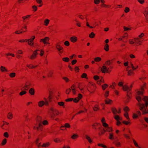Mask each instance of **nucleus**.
I'll return each instance as SVG.
<instances>
[{
  "label": "nucleus",
  "instance_id": "28",
  "mask_svg": "<svg viewBox=\"0 0 148 148\" xmlns=\"http://www.w3.org/2000/svg\"><path fill=\"white\" fill-rule=\"evenodd\" d=\"M112 111L113 114L114 115L118 114V110L115 108H112Z\"/></svg>",
  "mask_w": 148,
  "mask_h": 148
},
{
  "label": "nucleus",
  "instance_id": "27",
  "mask_svg": "<svg viewBox=\"0 0 148 148\" xmlns=\"http://www.w3.org/2000/svg\"><path fill=\"white\" fill-rule=\"evenodd\" d=\"M50 22V20L48 19H46L44 22V24L45 26H47Z\"/></svg>",
  "mask_w": 148,
  "mask_h": 148
},
{
  "label": "nucleus",
  "instance_id": "49",
  "mask_svg": "<svg viewBox=\"0 0 148 148\" xmlns=\"http://www.w3.org/2000/svg\"><path fill=\"white\" fill-rule=\"evenodd\" d=\"M127 121H123V123L126 125H128V124L130 123V120H128Z\"/></svg>",
  "mask_w": 148,
  "mask_h": 148
},
{
  "label": "nucleus",
  "instance_id": "60",
  "mask_svg": "<svg viewBox=\"0 0 148 148\" xmlns=\"http://www.w3.org/2000/svg\"><path fill=\"white\" fill-rule=\"evenodd\" d=\"M109 95V91H106L104 94V96L106 97H107Z\"/></svg>",
  "mask_w": 148,
  "mask_h": 148
},
{
  "label": "nucleus",
  "instance_id": "45",
  "mask_svg": "<svg viewBox=\"0 0 148 148\" xmlns=\"http://www.w3.org/2000/svg\"><path fill=\"white\" fill-rule=\"evenodd\" d=\"M114 144L117 147H120L121 146V143L118 141H116L114 142Z\"/></svg>",
  "mask_w": 148,
  "mask_h": 148
},
{
  "label": "nucleus",
  "instance_id": "24",
  "mask_svg": "<svg viewBox=\"0 0 148 148\" xmlns=\"http://www.w3.org/2000/svg\"><path fill=\"white\" fill-rule=\"evenodd\" d=\"M29 93L32 95H34L35 93V90L33 88H30L29 90Z\"/></svg>",
  "mask_w": 148,
  "mask_h": 148
},
{
  "label": "nucleus",
  "instance_id": "37",
  "mask_svg": "<svg viewBox=\"0 0 148 148\" xmlns=\"http://www.w3.org/2000/svg\"><path fill=\"white\" fill-rule=\"evenodd\" d=\"M101 7L106 8H109L111 7V5H106V4H102L101 5Z\"/></svg>",
  "mask_w": 148,
  "mask_h": 148
},
{
  "label": "nucleus",
  "instance_id": "10",
  "mask_svg": "<svg viewBox=\"0 0 148 148\" xmlns=\"http://www.w3.org/2000/svg\"><path fill=\"white\" fill-rule=\"evenodd\" d=\"M35 38L34 36H32L31 38L28 39V44L30 46H32L34 44V40Z\"/></svg>",
  "mask_w": 148,
  "mask_h": 148
},
{
  "label": "nucleus",
  "instance_id": "56",
  "mask_svg": "<svg viewBox=\"0 0 148 148\" xmlns=\"http://www.w3.org/2000/svg\"><path fill=\"white\" fill-rule=\"evenodd\" d=\"M124 136L127 139H130V136L128 134H124Z\"/></svg>",
  "mask_w": 148,
  "mask_h": 148
},
{
  "label": "nucleus",
  "instance_id": "20",
  "mask_svg": "<svg viewBox=\"0 0 148 148\" xmlns=\"http://www.w3.org/2000/svg\"><path fill=\"white\" fill-rule=\"evenodd\" d=\"M105 103L107 104H111L113 101L112 100H110L109 99H107L105 101Z\"/></svg>",
  "mask_w": 148,
  "mask_h": 148
},
{
  "label": "nucleus",
  "instance_id": "52",
  "mask_svg": "<svg viewBox=\"0 0 148 148\" xmlns=\"http://www.w3.org/2000/svg\"><path fill=\"white\" fill-rule=\"evenodd\" d=\"M114 118L117 121H118L119 120H121V119L119 117V116L118 115H116V114L114 116Z\"/></svg>",
  "mask_w": 148,
  "mask_h": 148
},
{
  "label": "nucleus",
  "instance_id": "57",
  "mask_svg": "<svg viewBox=\"0 0 148 148\" xmlns=\"http://www.w3.org/2000/svg\"><path fill=\"white\" fill-rule=\"evenodd\" d=\"M87 76V75L86 73H83L82 74L81 76V77L82 78H86V77Z\"/></svg>",
  "mask_w": 148,
  "mask_h": 148
},
{
  "label": "nucleus",
  "instance_id": "12",
  "mask_svg": "<svg viewBox=\"0 0 148 148\" xmlns=\"http://www.w3.org/2000/svg\"><path fill=\"white\" fill-rule=\"evenodd\" d=\"M129 42L130 44H133L134 43L136 44L139 42V40L138 38H135L134 39H130L129 40Z\"/></svg>",
  "mask_w": 148,
  "mask_h": 148
},
{
  "label": "nucleus",
  "instance_id": "51",
  "mask_svg": "<svg viewBox=\"0 0 148 148\" xmlns=\"http://www.w3.org/2000/svg\"><path fill=\"white\" fill-rule=\"evenodd\" d=\"M130 10V8L128 7H126L125 8L124 10V12L125 13H128V12Z\"/></svg>",
  "mask_w": 148,
  "mask_h": 148
},
{
  "label": "nucleus",
  "instance_id": "43",
  "mask_svg": "<svg viewBox=\"0 0 148 148\" xmlns=\"http://www.w3.org/2000/svg\"><path fill=\"white\" fill-rule=\"evenodd\" d=\"M95 36V34L93 32H92L89 36V37L91 38H94Z\"/></svg>",
  "mask_w": 148,
  "mask_h": 148
},
{
  "label": "nucleus",
  "instance_id": "13",
  "mask_svg": "<svg viewBox=\"0 0 148 148\" xmlns=\"http://www.w3.org/2000/svg\"><path fill=\"white\" fill-rule=\"evenodd\" d=\"M30 87V84L29 83H26L21 88V90H27Z\"/></svg>",
  "mask_w": 148,
  "mask_h": 148
},
{
  "label": "nucleus",
  "instance_id": "19",
  "mask_svg": "<svg viewBox=\"0 0 148 148\" xmlns=\"http://www.w3.org/2000/svg\"><path fill=\"white\" fill-rule=\"evenodd\" d=\"M30 16V15H27L26 16L22 17V18L23 19V22L25 23L26 22L27 20L29 19V18Z\"/></svg>",
  "mask_w": 148,
  "mask_h": 148
},
{
  "label": "nucleus",
  "instance_id": "59",
  "mask_svg": "<svg viewBox=\"0 0 148 148\" xmlns=\"http://www.w3.org/2000/svg\"><path fill=\"white\" fill-rule=\"evenodd\" d=\"M63 79H64L65 80V81L66 82H69V81L68 78L66 77H63Z\"/></svg>",
  "mask_w": 148,
  "mask_h": 148
},
{
  "label": "nucleus",
  "instance_id": "58",
  "mask_svg": "<svg viewBox=\"0 0 148 148\" xmlns=\"http://www.w3.org/2000/svg\"><path fill=\"white\" fill-rule=\"evenodd\" d=\"M26 93L27 92L25 91H22L19 93V95L21 96H22L26 94Z\"/></svg>",
  "mask_w": 148,
  "mask_h": 148
},
{
  "label": "nucleus",
  "instance_id": "62",
  "mask_svg": "<svg viewBox=\"0 0 148 148\" xmlns=\"http://www.w3.org/2000/svg\"><path fill=\"white\" fill-rule=\"evenodd\" d=\"M77 17L82 19H83L84 18V16L81 14H78L77 15Z\"/></svg>",
  "mask_w": 148,
  "mask_h": 148
},
{
  "label": "nucleus",
  "instance_id": "54",
  "mask_svg": "<svg viewBox=\"0 0 148 148\" xmlns=\"http://www.w3.org/2000/svg\"><path fill=\"white\" fill-rule=\"evenodd\" d=\"M79 99L78 98V97H76L74 99H73V101L75 103L78 102L79 101Z\"/></svg>",
  "mask_w": 148,
  "mask_h": 148
},
{
  "label": "nucleus",
  "instance_id": "8",
  "mask_svg": "<svg viewBox=\"0 0 148 148\" xmlns=\"http://www.w3.org/2000/svg\"><path fill=\"white\" fill-rule=\"evenodd\" d=\"M38 125L37 124L34 127V129L37 130L38 131H41L42 130V125L41 123H38Z\"/></svg>",
  "mask_w": 148,
  "mask_h": 148
},
{
  "label": "nucleus",
  "instance_id": "17",
  "mask_svg": "<svg viewBox=\"0 0 148 148\" xmlns=\"http://www.w3.org/2000/svg\"><path fill=\"white\" fill-rule=\"evenodd\" d=\"M74 21L76 23V25L77 26L79 27H82V23L77 19H75Z\"/></svg>",
  "mask_w": 148,
  "mask_h": 148
},
{
  "label": "nucleus",
  "instance_id": "33",
  "mask_svg": "<svg viewBox=\"0 0 148 148\" xmlns=\"http://www.w3.org/2000/svg\"><path fill=\"white\" fill-rule=\"evenodd\" d=\"M58 105H59V106H62L63 108L65 107L64 103L63 102L61 101V102H58Z\"/></svg>",
  "mask_w": 148,
  "mask_h": 148
},
{
  "label": "nucleus",
  "instance_id": "9",
  "mask_svg": "<svg viewBox=\"0 0 148 148\" xmlns=\"http://www.w3.org/2000/svg\"><path fill=\"white\" fill-rule=\"evenodd\" d=\"M93 128L95 130L97 129V127L101 132V128L102 126L100 124L98 123H95L94 124L92 125Z\"/></svg>",
  "mask_w": 148,
  "mask_h": 148
},
{
  "label": "nucleus",
  "instance_id": "50",
  "mask_svg": "<svg viewBox=\"0 0 148 148\" xmlns=\"http://www.w3.org/2000/svg\"><path fill=\"white\" fill-rule=\"evenodd\" d=\"M116 84L114 82L110 86V87L112 89H114L115 86H116Z\"/></svg>",
  "mask_w": 148,
  "mask_h": 148
},
{
  "label": "nucleus",
  "instance_id": "16",
  "mask_svg": "<svg viewBox=\"0 0 148 148\" xmlns=\"http://www.w3.org/2000/svg\"><path fill=\"white\" fill-rule=\"evenodd\" d=\"M70 40L71 42L73 43H75L77 40V37L75 36H72L70 38Z\"/></svg>",
  "mask_w": 148,
  "mask_h": 148
},
{
  "label": "nucleus",
  "instance_id": "31",
  "mask_svg": "<svg viewBox=\"0 0 148 148\" xmlns=\"http://www.w3.org/2000/svg\"><path fill=\"white\" fill-rule=\"evenodd\" d=\"M37 3L39 4L40 5H38L39 7H41L42 5V0H36Z\"/></svg>",
  "mask_w": 148,
  "mask_h": 148
},
{
  "label": "nucleus",
  "instance_id": "1",
  "mask_svg": "<svg viewBox=\"0 0 148 148\" xmlns=\"http://www.w3.org/2000/svg\"><path fill=\"white\" fill-rule=\"evenodd\" d=\"M145 84L141 86L140 88H139V95L143 96L142 98L139 96V110L141 111L142 114H145L148 113V110L147 107L148 105V97L143 95L144 91V88Z\"/></svg>",
  "mask_w": 148,
  "mask_h": 148
},
{
  "label": "nucleus",
  "instance_id": "55",
  "mask_svg": "<svg viewBox=\"0 0 148 148\" xmlns=\"http://www.w3.org/2000/svg\"><path fill=\"white\" fill-rule=\"evenodd\" d=\"M44 99L45 100V104L46 106H48L49 105V103L48 100L46 98H44Z\"/></svg>",
  "mask_w": 148,
  "mask_h": 148
},
{
  "label": "nucleus",
  "instance_id": "2",
  "mask_svg": "<svg viewBox=\"0 0 148 148\" xmlns=\"http://www.w3.org/2000/svg\"><path fill=\"white\" fill-rule=\"evenodd\" d=\"M101 122L103 126L104 127V128L101 131V133L102 134H104L107 131L110 132L112 131V128L109 127L108 125L106 123L105 119L104 118L102 119Z\"/></svg>",
  "mask_w": 148,
  "mask_h": 148
},
{
  "label": "nucleus",
  "instance_id": "35",
  "mask_svg": "<svg viewBox=\"0 0 148 148\" xmlns=\"http://www.w3.org/2000/svg\"><path fill=\"white\" fill-rule=\"evenodd\" d=\"M27 66L29 69H34L37 66H34L32 64H27Z\"/></svg>",
  "mask_w": 148,
  "mask_h": 148
},
{
  "label": "nucleus",
  "instance_id": "23",
  "mask_svg": "<svg viewBox=\"0 0 148 148\" xmlns=\"http://www.w3.org/2000/svg\"><path fill=\"white\" fill-rule=\"evenodd\" d=\"M93 110L95 111H97L99 109V106L98 104H95L93 107Z\"/></svg>",
  "mask_w": 148,
  "mask_h": 148
},
{
  "label": "nucleus",
  "instance_id": "42",
  "mask_svg": "<svg viewBox=\"0 0 148 148\" xmlns=\"http://www.w3.org/2000/svg\"><path fill=\"white\" fill-rule=\"evenodd\" d=\"M101 58L100 57H96L94 58V60L96 62H99L101 60Z\"/></svg>",
  "mask_w": 148,
  "mask_h": 148
},
{
  "label": "nucleus",
  "instance_id": "3",
  "mask_svg": "<svg viewBox=\"0 0 148 148\" xmlns=\"http://www.w3.org/2000/svg\"><path fill=\"white\" fill-rule=\"evenodd\" d=\"M123 90L124 91L127 92V97L126 98L125 102L128 103L130 100L131 97V89L130 88L128 87V86L126 85H124L123 86Z\"/></svg>",
  "mask_w": 148,
  "mask_h": 148
},
{
  "label": "nucleus",
  "instance_id": "39",
  "mask_svg": "<svg viewBox=\"0 0 148 148\" xmlns=\"http://www.w3.org/2000/svg\"><path fill=\"white\" fill-rule=\"evenodd\" d=\"M7 143V140L6 138H4L1 142V145L3 146L6 144Z\"/></svg>",
  "mask_w": 148,
  "mask_h": 148
},
{
  "label": "nucleus",
  "instance_id": "30",
  "mask_svg": "<svg viewBox=\"0 0 148 148\" xmlns=\"http://www.w3.org/2000/svg\"><path fill=\"white\" fill-rule=\"evenodd\" d=\"M36 120L38 123H41L40 122L42 120V117L40 116H38L36 119Z\"/></svg>",
  "mask_w": 148,
  "mask_h": 148
},
{
  "label": "nucleus",
  "instance_id": "6",
  "mask_svg": "<svg viewBox=\"0 0 148 148\" xmlns=\"http://www.w3.org/2000/svg\"><path fill=\"white\" fill-rule=\"evenodd\" d=\"M60 42H58L56 43V47L58 50L59 51L60 53L62 54L63 52L64 49L60 45Z\"/></svg>",
  "mask_w": 148,
  "mask_h": 148
},
{
  "label": "nucleus",
  "instance_id": "22",
  "mask_svg": "<svg viewBox=\"0 0 148 148\" xmlns=\"http://www.w3.org/2000/svg\"><path fill=\"white\" fill-rule=\"evenodd\" d=\"M0 71L3 72H8V70L6 68L3 66H1L0 67Z\"/></svg>",
  "mask_w": 148,
  "mask_h": 148
},
{
  "label": "nucleus",
  "instance_id": "18",
  "mask_svg": "<svg viewBox=\"0 0 148 148\" xmlns=\"http://www.w3.org/2000/svg\"><path fill=\"white\" fill-rule=\"evenodd\" d=\"M143 13L148 22V7L144 11Z\"/></svg>",
  "mask_w": 148,
  "mask_h": 148
},
{
  "label": "nucleus",
  "instance_id": "32",
  "mask_svg": "<svg viewBox=\"0 0 148 148\" xmlns=\"http://www.w3.org/2000/svg\"><path fill=\"white\" fill-rule=\"evenodd\" d=\"M104 49L106 51H108L109 50V46L108 44H106L104 46Z\"/></svg>",
  "mask_w": 148,
  "mask_h": 148
},
{
  "label": "nucleus",
  "instance_id": "48",
  "mask_svg": "<svg viewBox=\"0 0 148 148\" xmlns=\"http://www.w3.org/2000/svg\"><path fill=\"white\" fill-rule=\"evenodd\" d=\"M64 44L66 46H69L70 45V43L68 41H66L64 42Z\"/></svg>",
  "mask_w": 148,
  "mask_h": 148
},
{
  "label": "nucleus",
  "instance_id": "29",
  "mask_svg": "<svg viewBox=\"0 0 148 148\" xmlns=\"http://www.w3.org/2000/svg\"><path fill=\"white\" fill-rule=\"evenodd\" d=\"M45 104L44 101H39L38 103V106L40 107H42Z\"/></svg>",
  "mask_w": 148,
  "mask_h": 148
},
{
  "label": "nucleus",
  "instance_id": "46",
  "mask_svg": "<svg viewBox=\"0 0 148 148\" xmlns=\"http://www.w3.org/2000/svg\"><path fill=\"white\" fill-rule=\"evenodd\" d=\"M3 136L4 137L6 138H8L9 136V134L7 132H4L3 134Z\"/></svg>",
  "mask_w": 148,
  "mask_h": 148
},
{
  "label": "nucleus",
  "instance_id": "61",
  "mask_svg": "<svg viewBox=\"0 0 148 148\" xmlns=\"http://www.w3.org/2000/svg\"><path fill=\"white\" fill-rule=\"evenodd\" d=\"M123 82H119L118 85L119 86H122L123 87ZM123 87H122L123 88Z\"/></svg>",
  "mask_w": 148,
  "mask_h": 148
},
{
  "label": "nucleus",
  "instance_id": "7",
  "mask_svg": "<svg viewBox=\"0 0 148 148\" xmlns=\"http://www.w3.org/2000/svg\"><path fill=\"white\" fill-rule=\"evenodd\" d=\"M49 40V37H46L44 38H42L40 40V42H42L45 45L47 44H49L50 43L48 42Z\"/></svg>",
  "mask_w": 148,
  "mask_h": 148
},
{
  "label": "nucleus",
  "instance_id": "14",
  "mask_svg": "<svg viewBox=\"0 0 148 148\" xmlns=\"http://www.w3.org/2000/svg\"><path fill=\"white\" fill-rule=\"evenodd\" d=\"M27 29V26L26 25H25L24 27H23L22 30V31H16L15 32V33L17 34L22 33L23 32H25L27 31L26 29Z\"/></svg>",
  "mask_w": 148,
  "mask_h": 148
},
{
  "label": "nucleus",
  "instance_id": "63",
  "mask_svg": "<svg viewBox=\"0 0 148 148\" xmlns=\"http://www.w3.org/2000/svg\"><path fill=\"white\" fill-rule=\"evenodd\" d=\"M23 52L21 50H18L16 52V53L18 54H22Z\"/></svg>",
  "mask_w": 148,
  "mask_h": 148
},
{
  "label": "nucleus",
  "instance_id": "41",
  "mask_svg": "<svg viewBox=\"0 0 148 148\" xmlns=\"http://www.w3.org/2000/svg\"><path fill=\"white\" fill-rule=\"evenodd\" d=\"M63 61L65 62H68L70 60V59L68 57H65L62 59Z\"/></svg>",
  "mask_w": 148,
  "mask_h": 148
},
{
  "label": "nucleus",
  "instance_id": "44",
  "mask_svg": "<svg viewBox=\"0 0 148 148\" xmlns=\"http://www.w3.org/2000/svg\"><path fill=\"white\" fill-rule=\"evenodd\" d=\"M78 137V136L76 134H74L71 137V138L73 139H75L77 138Z\"/></svg>",
  "mask_w": 148,
  "mask_h": 148
},
{
  "label": "nucleus",
  "instance_id": "53",
  "mask_svg": "<svg viewBox=\"0 0 148 148\" xmlns=\"http://www.w3.org/2000/svg\"><path fill=\"white\" fill-rule=\"evenodd\" d=\"M94 3L95 4L98 5L100 2V0H94Z\"/></svg>",
  "mask_w": 148,
  "mask_h": 148
},
{
  "label": "nucleus",
  "instance_id": "36",
  "mask_svg": "<svg viewBox=\"0 0 148 148\" xmlns=\"http://www.w3.org/2000/svg\"><path fill=\"white\" fill-rule=\"evenodd\" d=\"M109 138L110 139L112 140L114 139L113 134V133H110L109 134Z\"/></svg>",
  "mask_w": 148,
  "mask_h": 148
},
{
  "label": "nucleus",
  "instance_id": "40",
  "mask_svg": "<svg viewBox=\"0 0 148 148\" xmlns=\"http://www.w3.org/2000/svg\"><path fill=\"white\" fill-rule=\"evenodd\" d=\"M108 86V85L106 84H104L102 85V89L103 90H104L106 88H107Z\"/></svg>",
  "mask_w": 148,
  "mask_h": 148
},
{
  "label": "nucleus",
  "instance_id": "34",
  "mask_svg": "<svg viewBox=\"0 0 148 148\" xmlns=\"http://www.w3.org/2000/svg\"><path fill=\"white\" fill-rule=\"evenodd\" d=\"M86 138L90 143H92V141L90 137L88 136L87 135H86Z\"/></svg>",
  "mask_w": 148,
  "mask_h": 148
},
{
  "label": "nucleus",
  "instance_id": "47",
  "mask_svg": "<svg viewBox=\"0 0 148 148\" xmlns=\"http://www.w3.org/2000/svg\"><path fill=\"white\" fill-rule=\"evenodd\" d=\"M124 116L127 119L130 120V118L129 117L128 114L127 112H126L124 114Z\"/></svg>",
  "mask_w": 148,
  "mask_h": 148
},
{
  "label": "nucleus",
  "instance_id": "5",
  "mask_svg": "<svg viewBox=\"0 0 148 148\" xmlns=\"http://www.w3.org/2000/svg\"><path fill=\"white\" fill-rule=\"evenodd\" d=\"M50 110L52 112V114L51 115V118L53 119L55 114L58 115L59 114V112L56 108L52 107L51 108Z\"/></svg>",
  "mask_w": 148,
  "mask_h": 148
},
{
  "label": "nucleus",
  "instance_id": "11",
  "mask_svg": "<svg viewBox=\"0 0 148 148\" xmlns=\"http://www.w3.org/2000/svg\"><path fill=\"white\" fill-rule=\"evenodd\" d=\"M38 51V50H36L33 52V54L30 57L31 60H34L36 58L38 54L37 51Z\"/></svg>",
  "mask_w": 148,
  "mask_h": 148
},
{
  "label": "nucleus",
  "instance_id": "38",
  "mask_svg": "<svg viewBox=\"0 0 148 148\" xmlns=\"http://www.w3.org/2000/svg\"><path fill=\"white\" fill-rule=\"evenodd\" d=\"M16 74L15 73L12 72L9 74V76L11 78H13L16 76Z\"/></svg>",
  "mask_w": 148,
  "mask_h": 148
},
{
  "label": "nucleus",
  "instance_id": "26",
  "mask_svg": "<svg viewBox=\"0 0 148 148\" xmlns=\"http://www.w3.org/2000/svg\"><path fill=\"white\" fill-rule=\"evenodd\" d=\"M8 118L9 119H11L13 117V115L12 113L11 112H9L7 115Z\"/></svg>",
  "mask_w": 148,
  "mask_h": 148
},
{
  "label": "nucleus",
  "instance_id": "64",
  "mask_svg": "<svg viewBox=\"0 0 148 148\" xmlns=\"http://www.w3.org/2000/svg\"><path fill=\"white\" fill-rule=\"evenodd\" d=\"M42 124L44 125H46L48 124V122L47 120H44L42 122Z\"/></svg>",
  "mask_w": 148,
  "mask_h": 148
},
{
  "label": "nucleus",
  "instance_id": "4",
  "mask_svg": "<svg viewBox=\"0 0 148 148\" xmlns=\"http://www.w3.org/2000/svg\"><path fill=\"white\" fill-rule=\"evenodd\" d=\"M132 67L133 70H134L136 69V68L138 67V66L136 67L134 66L133 64L130 63L129 65L127 67L126 69V70L127 71H128L127 75H131L133 73V71L132 70H129V69L130 68Z\"/></svg>",
  "mask_w": 148,
  "mask_h": 148
},
{
  "label": "nucleus",
  "instance_id": "25",
  "mask_svg": "<svg viewBox=\"0 0 148 148\" xmlns=\"http://www.w3.org/2000/svg\"><path fill=\"white\" fill-rule=\"evenodd\" d=\"M50 144L49 142H47L44 143L41 146L42 147H47L49 146Z\"/></svg>",
  "mask_w": 148,
  "mask_h": 148
},
{
  "label": "nucleus",
  "instance_id": "15",
  "mask_svg": "<svg viewBox=\"0 0 148 148\" xmlns=\"http://www.w3.org/2000/svg\"><path fill=\"white\" fill-rule=\"evenodd\" d=\"M64 127L66 128H70L71 127V126L69 123H66L65 124L64 126L62 125L60 127L61 130H64V129L62 128Z\"/></svg>",
  "mask_w": 148,
  "mask_h": 148
},
{
  "label": "nucleus",
  "instance_id": "21",
  "mask_svg": "<svg viewBox=\"0 0 148 148\" xmlns=\"http://www.w3.org/2000/svg\"><path fill=\"white\" fill-rule=\"evenodd\" d=\"M108 69H107V68L105 66H103L101 68V71L103 73H105L106 71H107Z\"/></svg>",
  "mask_w": 148,
  "mask_h": 148
}]
</instances>
